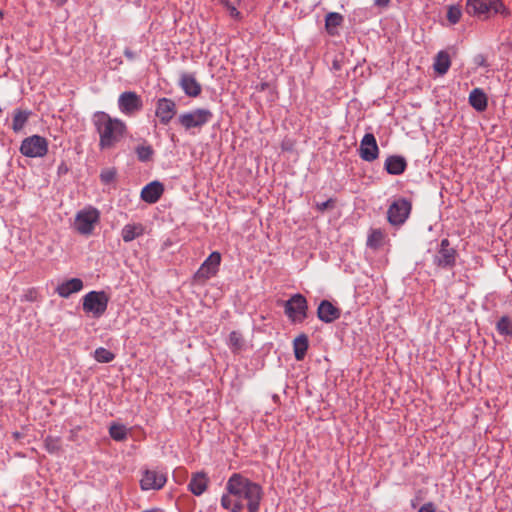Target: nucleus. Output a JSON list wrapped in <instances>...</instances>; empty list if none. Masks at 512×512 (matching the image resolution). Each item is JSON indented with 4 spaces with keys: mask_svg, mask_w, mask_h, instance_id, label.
Here are the masks:
<instances>
[{
    "mask_svg": "<svg viewBox=\"0 0 512 512\" xmlns=\"http://www.w3.org/2000/svg\"><path fill=\"white\" fill-rule=\"evenodd\" d=\"M226 493L221 496L223 509L233 511L240 505V512L246 507L248 512H259L264 492L260 484L253 482L241 473H233L226 482Z\"/></svg>",
    "mask_w": 512,
    "mask_h": 512,
    "instance_id": "obj_1",
    "label": "nucleus"
},
{
    "mask_svg": "<svg viewBox=\"0 0 512 512\" xmlns=\"http://www.w3.org/2000/svg\"><path fill=\"white\" fill-rule=\"evenodd\" d=\"M93 124L99 135L101 150L113 148L124 137L127 129L122 120L112 118L105 112H96L93 117Z\"/></svg>",
    "mask_w": 512,
    "mask_h": 512,
    "instance_id": "obj_2",
    "label": "nucleus"
},
{
    "mask_svg": "<svg viewBox=\"0 0 512 512\" xmlns=\"http://www.w3.org/2000/svg\"><path fill=\"white\" fill-rule=\"evenodd\" d=\"M458 252L448 238H443L434 248L432 264L441 270H452L456 265Z\"/></svg>",
    "mask_w": 512,
    "mask_h": 512,
    "instance_id": "obj_3",
    "label": "nucleus"
},
{
    "mask_svg": "<svg viewBox=\"0 0 512 512\" xmlns=\"http://www.w3.org/2000/svg\"><path fill=\"white\" fill-rule=\"evenodd\" d=\"M109 301L110 297L105 291H90L82 298V308L85 313L100 318L105 314Z\"/></svg>",
    "mask_w": 512,
    "mask_h": 512,
    "instance_id": "obj_4",
    "label": "nucleus"
},
{
    "mask_svg": "<svg viewBox=\"0 0 512 512\" xmlns=\"http://www.w3.org/2000/svg\"><path fill=\"white\" fill-rule=\"evenodd\" d=\"M466 12L481 20H486L492 15H508V9L504 2H466Z\"/></svg>",
    "mask_w": 512,
    "mask_h": 512,
    "instance_id": "obj_5",
    "label": "nucleus"
},
{
    "mask_svg": "<svg viewBox=\"0 0 512 512\" xmlns=\"http://www.w3.org/2000/svg\"><path fill=\"white\" fill-rule=\"evenodd\" d=\"M100 221V212L93 206L85 207L76 213L74 229L81 235L89 236Z\"/></svg>",
    "mask_w": 512,
    "mask_h": 512,
    "instance_id": "obj_6",
    "label": "nucleus"
},
{
    "mask_svg": "<svg viewBox=\"0 0 512 512\" xmlns=\"http://www.w3.org/2000/svg\"><path fill=\"white\" fill-rule=\"evenodd\" d=\"M283 306L285 315L292 323H302L307 318L308 302L302 294L292 295Z\"/></svg>",
    "mask_w": 512,
    "mask_h": 512,
    "instance_id": "obj_7",
    "label": "nucleus"
},
{
    "mask_svg": "<svg viewBox=\"0 0 512 512\" xmlns=\"http://www.w3.org/2000/svg\"><path fill=\"white\" fill-rule=\"evenodd\" d=\"M213 118V113L209 109L198 108L179 115L178 122L185 128L191 130L193 128L201 129L208 124Z\"/></svg>",
    "mask_w": 512,
    "mask_h": 512,
    "instance_id": "obj_8",
    "label": "nucleus"
},
{
    "mask_svg": "<svg viewBox=\"0 0 512 512\" xmlns=\"http://www.w3.org/2000/svg\"><path fill=\"white\" fill-rule=\"evenodd\" d=\"M48 140L40 135H32L23 139L20 153L29 158H41L48 152Z\"/></svg>",
    "mask_w": 512,
    "mask_h": 512,
    "instance_id": "obj_9",
    "label": "nucleus"
},
{
    "mask_svg": "<svg viewBox=\"0 0 512 512\" xmlns=\"http://www.w3.org/2000/svg\"><path fill=\"white\" fill-rule=\"evenodd\" d=\"M412 209L411 202L406 198L394 200L388 208L387 219L392 226H401L408 219Z\"/></svg>",
    "mask_w": 512,
    "mask_h": 512,
    "instance_id": "obj_10",
    "label": "nucleus"
},
{
    "mask_svg": "<svg viewBox=\"0 0 512 512\" xmlns=\"http://www.w3.org/2000/svg\"><path fill=\"white\" fill-rule=\"evenodd\" d=\"M167 482V474L161 470L145 469L140 479V487L144 491L160 490Z\"/></svg>",
    "mask_w": 512,
    "mask_h": 512,
    "instance_id": "obj_11",
    "label": "nucleus"
},
{
    "mask_svg": "<svg viewBox=\"0 0 512 512\" xmlns=\"http://www.w3.org/2000/svg\"><path fill=\"white\" fill-rule=\"evenodd\" d=\"M118 108L124 115L131 116L143 108V102L136 92L125 91L118 98Z\"/></svg>",
    "mask_w": 512,
    "mask_h": 512,
    "instance_id": "obj_12",
    "label": "nucleus"
},
{
    "mask_svg": "<svg viewBox=\"0 0 512 512\" xmlns=\"http://www.w3.org/2000/svg\"><path fill=\"white\" fill-rule=\"evenodd\" d=\"M177 112L176 103L170 98H159L156 102L155 116L162 125H168Z\"/></svg>",
    "mask_w": 512,
    "mask_h": 512,
    "instance_id": "obj_13",
    "label": "nucleus"
},
{
    "mask_svg": "<svg viewBox=\"0 0 512 512\" xmlns=\"http://www.w3.org/2000/svg\"><path fill=\"white\" fill-rule=\"evenodd\" d=\"M220 263L221 254L217 251L212 252L195 273V278L198 280H207L215 276Z\"/></svg>",
    "mask_w": 512,
    "mask_h": 512,
    "instance_id": "obj_14",
    "label": "nucleus"
},
{
    "mask_svg": "<svg viewBox=\"0 0 512 512\" xmlns=\"http://www.w3.org/2000/svg\"><path fill=\"white\" fill-rule=\"evenodd\" d=\"M360 157L367 162L376 160L379 156V148L375 136L372 133H366L360 143Z\"/></svg>",
    "mask_w": 512,
    "mask_h": 512,
    "instance_id": "obj_15",
    "label": "nucleus"
},
{
    "mask_svg": "<svg viewBox=\"0 0 512 512\" xmlns=\"http://www.w3.org/2000/svg\"><path fill=\"white\" fill-rule=\"evenodd\" d=\"M318 318L324 323H332L341 316V310L328 300H322L317 309Z\"/></svg>",
    "mask_w": 512,
    "mask_h": 512,
    "instance_id": "obj_16",
    "label": "nucleus"
},
{
    "mask_svg": "<svg viewBox=\"0 0 512 512\" xmlns=\"http://www.w3.org/2000/svg\"><path fill=\"white\" fill-rule=\"evenodd\" d=\"M179 85L189 97H197L201 94L202 88L196 77L190 73H182Z\"/></svg>",
    "mask_w": 512,
    "mask_h": 512,
    "instance_id": "obj_17",
    "label": "nucleus"
},
{
    "mask_svg": "<svg viewBox=\"0 0 512 512\" xmlns=\"http://www.w3.org/2000/svg\"><path fill=\"white\" fill-rule=\"evenodd\" d=\"M164 192V186L159 181H153L145 185L141 190V199L149 204L156 203Z\"/></svg>",
    "mask_w": 512,
    "mask_h": 512,
    "instance_id": "obj_18",
    "label": "nucleus"
},
{
    "mask_svg": "<svg viewBox=\"0 0 512 512\" xmlns=\"http://www.w3.org/2000/svg\"><path fill=\"white\" fill-rule=\"evenodd\" d=\"M83 289V281L80 278H71L60 283L56 287V293L62 298H69L72 294Z\"/></svg>",
    "mask_w": 512,
    "mask_h": 512,
    "instance_id": "obj_19",
    "label": "nucleus"
},
{
    "mask_svg": "<svg viewBox=\"0 0 512 512\" xmlns=\"http://www.w3.org/2000/svg\"><path fill=\"white\" fill-rule=\"evenodd\" d=\"M209 478L204 472H197L192 474L190 482L188 484L189 491L195 495H202L208 488Z\"/></svg>",
    "mask_w": 512,
    "mask_h": 512,
    "instance_id": "obj_20",
    "label": "nucleus"
},
{
    "mask_svg": "<svg viewBox=\"0 0 512 512\" xmlns=\"http://www.w3.org/2000/svg\"><path fill=\"white\" fill-rule=\"evenodd\" d=\"M406 167L407 162L403 156L392 155L385 161V170L391 175H400L404 173Z\"/></svg>",
    "mask_w": 512,
    "mask_h": 512,
    "instance_id": "obj_21",
    "label": "nucleus"
},
{
    "mask_svg": "<svg viewBox=\"0 0 512 512\" xmlns=\"http://www.w3.org/2000/svg\"><path fill=\"white\" fill-rule=\"evenodd\" d=\"M469 104L478 112L487 109L488 99L484 91L480 88L473 89L469 94Z\"/></svg>",
    "mask_w": 512,
    "mask_h": 512,
    "instance_id": "obj_22",
    "label": "nucleus"
},
{
    "mask_svg": "<svg viewBox=\"0 0 512 512\" xmlns=\"http://www.w3.org/2000/svg\"><path fill=\"white\" fill-rule=\"evenodd\" d=\"M144 226L141 223L126 224L121 230L124 242L128 243L144 234Z\"/></svg>",
    "mask_w": 512,
    "mask_h": 512,
    "instance_id": "obj_23",
    "label": "nucleus"
},
{
    "mask_svg": "<svg viewBox=\"0 0 512 512\" xmlns=\"http://www.w3.org/2000/svg\"><path fill=\"white\" fill-rule=\"evenodd\" d=\"M227 346L233 354H239L246 349V341L238 331H232L227 340Z\"/></svg>",
    "mask_w": 512,
    "mask_h": 512,
    "instance_id": "obj_24",
    "label": "nucleus"
},
{
    "mask_svg": "<svg viewBox=\"0 0 512 512\" xmlns=\"http://www.w3.org/2000/svg\"><path fill=\"white\" fill-rule=\"evenodd\" d=\"M451 66V59L446 51H439L435 56L433 68L439 75H444L448 72Z\"/></svg>",
    "mask_w": 512,
    "mask_h": 512,
    "instance_id": "obj_25",
    "label": "nucleus"
},
{
    "mask_svg": "<svg viewBox=\"0 0 512 512\" xmlns=\"http://www.w3.org/2000/svg\"><path fill=\"white\" fill-rule=\"evenodd\" d=\"M309 347L308 337L305 334H301L296 337L293 341L294 356L298 361H301L306 356Z\"/></svg>",
    "mask_w": 512,
    "mask_h": 512,
    "instance_id": "obj_26",
    "label": "nucleus"
},
{
    "mask_svg": "<svg viewBox=\"0 0 512 512\" xmlns=\"http://www.w3.org/2000/svg\"><path fill=\"white\" fill-rule=\"evenodd\" d=\"M343 22V16L336 12H330L326 15L325 28L329 35L335 36L338 34V27Z\"/></svg>",
    "mask_w": 512,
    "mask_h": 512,
    "instance_id": "obj_27",
    "label": "nucleus"
},
{
    "mask_svg": "<svg viewBox=\"0 0 512 512\" xmlns=\"http://www.w3.org/2000/svg\"><path fill=\"white\" fill-rule=\"evenodd\" d=\"M31 115L30 111L16 109L13 114L12 129L15 133L23 130Z\"/></svg>",
    "mask_w": 512,
    "mask_h": 512,
    "instance_id": "obj_28",
    "label": "nucleus"
},
{
    "mask_svg": "<svg viewBox=\"0 0 512 512\" xmlns=\"http://www.w3.org/2000/svg\"><path fill=\"white\" fill-rule=\"evenodd\" d=\"M385 234L381 229H372L367 238V246L378 249L383 245Z\"/></svg>",
    "mask_w": 512,
    "mask_h": 512,
    "instance_id": "obj_29",
    "label": "nucleus"
},
{
    "mask_svg": "<svg viewBox=\"0 0 512 512\" xmlns=\"http://www.w3.org/2000/svg\"><path fill=\"white\" fill-rule=\"evenodd\" d=\"M137 158L141 162H148L154 155L153 147L149 144L143 143L135 148Z\"/></svg>",
    "mask_w": 512,
    "mask_h": 512,
    "instance_id": "obj_30",
    "label": "nucleus"
},
{
    "mask_svg": "<svg viewBox=\"0 0 512 512\" xmlns=\"http://www.w3.org/2000/svg\"><path fill=\"white\" fill-rule=\"evenodd\" d=\"M109 435L115 441H124L127 438L128 430L122 424L113 423L109 428Z\"/></svg>",
    "mask_w": 512,
    "mask_h": 512,
    "instance_id": "obj_31",
    "label": "nucleus"
},
{
    "mask_svg": "<svg viewBox=\"0 0 512 512\" xmlns=\"http://www.w3.org/2000/svg\"><path fill=\"white\" fill-rule=\"evenodd\" d=\"M496 329L501 335L512 336V319L502 316L496 324Z\"/></svg>",
    "mask_w": 512,
    "mask_h": 512,
    "instance_id": "obj_32",
    "label": "nucleus"
},
{
    "mask_svg": "<svg viewBox=\"0 0 512 512\" xmlns=\"http://www.w3.org/2000/svg\"><path fill=\"white\" fill-rule=\"evenodd\" d=\"M94 358L99 363H110L114 360L115 355L104 347H99L94 352Z\"/></svg>",
    "mask_w": 512,
    "mask_h": 512,
    "instance_id": "obj_33",
    "label": "nucleus"
},
{
    "mask_svg": "<svg viewBox=\"0 0 512 512\" xmlns=\"http://www.w3.org/2000/svg\"><path fill=\"white\" fill-rule=\"evenodd\" d=\"M44 445L46 450L51 454L58 453L61 450V440L59 437H46Z\"/></svg>",
    "mask_w": 512,
    "mask_h": 512,
    "instance_id": "obj_34",
    "label": "nucleus"
},
{
    "mask_svg": "<svg viewBox=\"0 0 512 512\" xmlns=\"http://www.w3.org/2000/svg\"><path fill=\"white\" fill-rule=\"evenodd\" d=\"M117 175V170L114 167L105 168L100 173V180L103 184L107 185L112 183Z\"/></svg>",
    "mask_w": 512,
    "mask_h": 512,
    "instance_id": "obj_35",
    "label": "nucleus"
},
{
    "mask_svg": "<svg viewBox=\"0 0 512 512\" xmlns=\"http://www.w3.org/2000/svg\"><path fill=\"white\" fill-rule=\"evenodd\" d=\"M461 7L459 5H451L448 8L447 19L451 24H456L461 18Z\"/></svg>",
    "mask_w": 512,
    "mask_h": 512,
    "instance_id": "obj_36",
    "label": "nucleus"
},
{
    "mask_svg": "<svg viewBox=\"0 0 512 512\" xmlns=\"http://www.w3.org/2000/svg\"><path fill=\"white\" fill-rule=\"evenodd\" d=\"M226 9L228 10L231 17L238 19L240 17V12L237 7L232 5L231 2H224Z\"/></svg>",
    "mask_w": 512,
    "mask_h": 512,
    "instance_id": "obj_37",
    "label": "nucleus"
},
{
    "mask_svg": "<svg viewBox=\"0 0 512 512\" xmlns=\"http://www.w3.org/2000/svg\"><path fill=\"white\" fill-rule=\"evenodd\" d=\"M333 199H328L324 202H318L316 203V209L320 212H324L328 208H331L333 206Z\"/></svg>",
    "mask_w": 512,
    "mask_h": 512,
    "instance_id": "obj_38",
    "label": "nucleus"
},
{
    "mask_svg": "<svg viewBox=\"0 0 512 512\" xmlns=\"http://www.w3.org/2000/svg\"><path fill=\"white\" fill-rule=\"evenodd\" d=\"M435 505L432 502L422 505L418 512H435Z\"/></svg>",
    "mask_w": 512,
    "mask_h": 512,
    "instance_id": "obj_39",
    "label": "nucleus"
},
{
    "mask_svg": "<svg viewBox=\"0 0 512 512\" xmlns=\"http://www.w3.org/2000/svg\"><path fill=\"white\" fill-rule=\"evenodd\" d=\"M69 171V167L67 166V164L65 162H61L59 165H58V168H57V174L59 176H62V175H65L67 174Z\"/></svg>",
    "mask_w": 512,
    "mask_h": 512,
    "instance_id": "obj_40",
    "label": "nucleus"
},
{
    "mask_svg": "<svg viewBox=\"0 0 512 512\" xmlns=\"http://www.w3.org/2000/svg\"><path fill=\"white\" fill-rule=\"evenodd\" d=\"M124 56H125L128 60L133 61V60H135V59L137 58V56H138V55H137V53H136V52L132 51L130 48H126V49L124 50Z\"/></svg>",
    "mask_w": 512,
    "mask_h": 512,
    "instance_id": "obj_41",
    "label": "nucleus"
},
{
    "mask_svg": "<svg viewBox=\"0 0 512 512\" xmlns=\"http://www.w3.org/2000/svg\"><path fill=\"white\" fill-rule=\"evenodd\" d=\"M475 63L478 65V66H482V67H487L488 64L486 62V59L483 55H477L476 58H475Z\"/></svg>",
    "mask_w": 512,
    "mask_h": 512,
    "instance_id": "obj_42",
    "label": "nucleus"
},
{
    "mask_svg": "<svg viewBox=\"0 0 512 512\" xmlns=\"http://www.w3.org/2000/svg\"><path fill=\"white\" fill-rule=\"evenodd\" d=\"M35 293L34 290H30L29 293L26 295V298L30 301H34L35 297L33 296V294Z\"/></svg>",
    "mask_w": 512,
    "mask_h": 512,
    "instance_id": "obj_43",
    "label": "nucleus"
},
{
    "mask_svg": "<svg viewBox=\"0 0 512 512\" xmlns=\"http://www.w3.org/2000/svg\"><path fill=\"white\" fill-rule=\"evenodd\" d=\"M142 512H165V511L160 508H153V509L144 510Z\"/></svg>",
    "mask_w": 512,
    "mask_h": 512,
    "instance_id": "obj_44",
    "label": "nucleus"
},
{
    "mask_svg": "<svg viewBox=\"0 0 512 512\" xmlns=\"http://www.w3.org/2000/svg\"><path fill=\"white\" fill-rule=\"evenodd\" d=\"M240 505H236L234 508H233V511H230V512H240Z\"/></svg>",
    "mask_w": 512,
    "mask_h": 512,
    "instance_id": "obj_45",
    "label": "nucleus"
},
{
    "mask_svg": "<svg viewBox=\"0 0 512 512\" xmlns=\"http://www.w3.org/2000/svg\"><path fill=\"white\" fill-rule=\"evenodd\" d=\"M378 5L380 6H386L388 4V2H384V1H381V2H376Z\"/></svg>",
    "mask_w": 512,
    "mask_h": 512,
    "instance_id": "obj_46",
    "label": "nucleus"
},
{
    "mask_svg": "<svg viewBox=\"0 0 512 512\" xmlns=\"http://www.w3.org/2000/svg\"><path fill=\"white\" fill-rule=\"evenodd\" d=\"M3 19V13L2 11L0 10V21Z\"/></svg>",
    "mask_w": 512,
    "mask_h": 512,
    "instance_id": "obj_47",
    "label": "nucleus"
}]
</instances>
